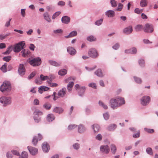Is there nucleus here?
<instances>
[{
	"label": "nucleus",
	"instance_id": "nucleus-1",
	"mask_svg": "<svg viewBox=\"0 0 158 158\" xmlns=\"http://www.w3.org/2000/svg\"><path fill=\"white\" fill-rule=\"evenodd\" d=\"M25 45L24 41H21L18 44L15 45L13 48V50L15 52H20L22 49L24 48Z\"/></svg>",
	"mask_w": 158,
	"mask_h": 158
},
{
	"label": "nucleus",
	"instance_id": "nucleus-2",
	"mask_svg": "<svg viewBox=\"0 0 158 158\" xmlns=\"http://www.w3.org/2000/svg\"><path fill=\"white\" fill-rule=\"evenodd\" d=\"M11 89V85L10 83L8 82H3L0 87V90L1 91L3 92L6 91H10Z\"/></svg>",
	"mask_w": 158,
	"mask_h": 158
},
{
	"label": "nucleus",
	"instance_id": "nucleus-3",
	"mask_svg": "<svg viewBox=\"0 0 158 158\" xmlns=\"http://www.w3.org/2000/svg\"><path fill=\"white\" fill-rule=\"evenodd\" d=\"M34 119L35 122L39 123L41 120L40 116L43 115V112L38 110H36L34 112Z\"/></svg>",
	"mask_w": 158,
	"mask_h": 158
},
{
	"label": "nucleus",
	"instance_id": "nucleus-4",
	"mask_svg": "<svg viewBox=\"0 0 158 158\" xmlns=\"http://www.w3.org/2000/svg\"><path fill=\"white\" fill-rule=\"evenodd\" d=\"M143 30L145 32L152 33L154 30L153 26L152 24L147 23L145 25Z\"/></svg>",
	"mask_w": 158,
	"mask_h": 158
},
{
	"label": "nucleus",
	"instance_id": "nucleus-5",
	"mask_svg": "<svg viewBox=\"0 0 158 158\" xmlns=\"http://www.w3.org/2000/svg\"><path fill=\"white\" fill-rule=\"evenodd\" d=\"M41 59L38 57L34 58L29 61V63L33 66H38L41 64Z\"/></svg>",
	"mask_w": 158,
	"mask_h": 158
},
{
	"label": "nucleus",
	"instance_id": "nucleus-6",
	"mask_svg": "<svg viewBox=\"0 0 158 158\" xmlns=\"http://www.w3.org/2000/svg\"><path fill=\"white\" fill-rule=\"evenodd\" d=\"M150 99L149 96H145L141 99V103L143 106H145L148 104L150 102Z\"/></svg>",
	"mask_w": 158,
	"mask_h": 158
},
{
	"label": "nucleus",
	"instance_id": "nucleus-7",
	"mask_svg": "<svg viewBox=\"0 0 158 158\" xmlns=\"http://www.w3.org/2000/svg\"><path fill=\"white\" fill-rule=\"evenodd\" d=\"M0 102L5 106L10 104L11 102L10 98L5 97H2L0 98Z\"/></svg>",
	"mask_w": 158,
	"mask_h": 158
},
{
	"label": "nucleus",
	"instance_id": "nucleus-8",
	"mask_svg": "<svg viewBox=\"0 0 158 158\" xmlns=\"http://www.w3.org/2000/svg\"><path fill=\"white\" fill-rule=\"evenodd\" d=\"M88 55L90 57L93 58H95L98 56L97 52L94 48H91L89 50Z\"/></svg>",
	"mask_w": 158,
	"mask_h": 158
},
{
	"label": "nucleus",
	"instance_id": "nucleus-9",
	"mask_svg": "<svg viewBox=\"0 0 158 158\" xmlns=\"http://www.w3.org/2000/svg\"><path fill=\"white\" fill-rule=\"evenodd\" d=\"M75 88L77 90H79V93L80 95H82L84 93L85 89V87L80 86L79 84H77L75 85Z\"/></svg>",
	"mask_w": 158,
	"mask_h": 158
},
{
	"label": "nucleus",
	"instance_id": "nucleus-10",
	"mask_svg": "<svg viewBox=\"0 0 158 158\" xmlns=\"http://www.w3.org/2000/svg\"><path fill=\"white\" fill-rule=\"evenodd\" d=\"M67 92L65 88H63L60 90L58 93V95L60 97L63 98L65 96Z\"/></svg>",
	"mask_w": 158,
	"mask_h": 158
},
{
	"label": "nucleus",
	"instance_id": "nucleus-11",
	"mask_svg": "<svg viewBox=\"0 0 158 158\" xmlns=\"http://www.w3.org/2000/svg\"><path fill=\"white\" fill-rule=\"evenodd\" d=\"M100 151L102 152H105L106 153H108L110 151V149L108 145H102L101 146Z\"/></svg>",
	"mask_w": 158,
	"mask_h": 158
},
{
	"label": "nucleus",
	"instance_id": "nucleus-12",
	"mask_svg": "<svg viewBox=\"0 0 158 158\" xmlns=\"http://www.w3.org/2000/svg\"><path fill=\"white\" fill-rule=\"evenodd\" d=\"M27 148L31 154L32 155H35L38 152V149L33 147L28 146Z\"/></svg>",
	"mask_w": 158,
	"mask_h": 158
},
{
	"label": "nucleus",
	"instance_id": "nucleus-13",
	"mask_svg": "<svg viewBox=\"0 0 158 158\" xmlns=\"http://www.w3.org/2000/svg\"><path fill=\"white\" fill-rule=\"evenodd\" d=\"M42 146L43 151L45 152H48L49 150V145L46 142H44Z\"/></svg>",
	"mask_w": 158,
	"mask_h": 158
},
{
	"label": "nucleus",
	"instance_id": "nucleus-14",
	"mask_svg": "<svg viewBox=\"0 0 158 158\" xmlns=\"http://www.w3.org/2000/svg\"><path fill=\"white\" fill-rule=\"evenodd\" d=\"M18 71L20 74L22 76L24 74L25 72V70L24 67V66L23 64H20L19 67Z\"/></svg>",
	"mask_w": 158,
	"mask_h": 158
},
{
	"label": "nucleus",
	"instance_id": "nucleus-15",
	"mask_svg": "<svg viewBox=\"0 0 158 158\" xmlns=\"http://www.w3.org/2000/svg\"><path fill=\"white\" fill-rule=\"evenodd\" d=\"M110 103L111 107L113 109L118 106V103L117 102V99H111L110 101Z\"/></svg>",
	"mask_w": 158,
	"mask_h": 158
},
{
	"label": "nucleus",
	"instance_id": "nucleus-16",
	"mask_svg": "<svg viewBox=\"0 0 158 158\" xmlns=\"http://www.w3.org/2000/svg\"><path fill=\"white\" fill-rule=\"evenodd\" d=\"M70 18L66 16H64L61 18V21L64 24H67L70 22Z\"/></svg>",
	"mask_w": 158,
	"mask_h": 158
},
{
	"label": "nucleus",
	"instance_id": "nucleus-17",
	"mask_svg": "<svg viewBox=\"0 0 158 158\" xmlns=\"http://www.w3.org/2000/svg\"><path fill=\"white\" fill-rule=\"evenodd\" d=\"M132 27L131 26L125 28L123 31V32L127 34H129L131 33L132 32Z\"/></svg>",
	"mask_w": 158,
	"mask_h": 158
},
{
	"label": "nucleus",
	"instance_id": "nucleus-18",
	"mask_svg": "<svg viewBox=\"0 0 158 158\" xmlns=\"http://www.w3.org/2000/svg\"><path fill=\"white\" fill-rule=\"evenodd\" d=\"M94 73L95 74L99 77H102L104 76L102 70L100 69H98L94 72Z\"/></svg>",
	"mask_w": 158,
	"mask_h": 158
},
{
	"label": "nucleus",
	"instance_id": "nucleus-19",
	"mask_svg": "<svg viewBox=\"0 0 158 158\" xmlns=\"http://www.w3.org/2000/svg\"><path fill=\"white\" fill-rule=\"evenodd\" d=\"M67 51L71 55H74L76 53L75 49L72 47H68L67 49Z\"/></svg>",
	"mask_w": 158,
	"mask_h": 158
},
{
	"label": "nucleus",
	"instance_id": "nucleus-20",
	"mask_svg": "<svg viewBox=\"0 0 158 158\" xmlns=\"http://www.w3.org/2000/svg\"><path fill=\"white\" fill-rule=\"evenodd\" d=\"M64 110L61 107H56L53 110V112L60 114L64 111Z\"/></svg>",
	"mask_w": 158,
	"mask_h": 158
},
{
	"label": "nucleus",
	"instance_id": "nucleus-21",
	"mask_svg": "<svg viewBox=\"0 0 158 158\" xmlns=\"http://www.w3.org/2000/svg\"><path fill=\"white\" fill-rule=\"evenodd\" d=\"M49 88L47 87L44 86H42L39 88V92L40 94H42L43 91H48Z\"/></svg>",
	"mask_w": 158,
	"mask_h": 158
},
{
	"label": "nucleus",
	"instance_id": "nucleus-22",
	"mask_svg": "<svg viewBox=\"0 0 158 158\" xmlns=\"http://www.w3.org/2000/svg\"><path fill=\"white\" fill-rule=\"evenodd\" d=\"M106 15L108 17H112L114 15V12L112 10H109L106 12Z\"/></svg>",
	"mask_w": 158,
	"mask_h": 158
},
{
	"label": "nucleus",
	"instance_id": "nucleus-23",
	"mask_svg": "<svg viewBox=\"0 0 158 158\" xmlns=\"http://www.w3.org/2000/svg\"><path fill=\"white\" fill-rule=\"evenodd\" d=\"M116 99L118 106L125 103V101L123 98L119 97Z\"/></svg>",
	"mask_w": 158,
	"mask_h": 158
},
{
	"label": "nucleus",
	"instance_id": "nucleus-24",
	"mask_svg": "<svg viewBox=\"0 0 158 158\" xmlns=\"http://www.w3.org/2000/svg\"><path fill=\"white\" fill-rule=\"evenodd\" d=\"M55 118V116L53 114H50L47 115V119L48 122H51Z\"/></svg>",
	"mask_w": 158,
	"mask_h": 158
},
{
	"label": "nucleus",
	"instance_id": "nucleus-25",
	"mask_svg": "<svg viewBox=\"0 0 158 158\" xmlns=\"http://www.w3.org/2000/svg\"><path fill=\"white\" fill-rule=\"evenodd\" d=\"M74 85V83L73 81H70L67 85V89L69 92L71 91Z\"/></svg>",
	"mask_w": 158,
	"mask_h": 158
},
{
	"label": "nucleus",
	"instance_id": "nucleus-26",
	"mask_svg": "<svg viewBox=\"0 0 158 158\" xmlns=\"http://www.w3.org/2000/svg\"><path fill=\"white\" fill-rule=\"evenodd\" d=\"M85 130V128L82 125H80L78 127V132L80 133H82Z\"/></svg>",
	"mask_w": 158,
	"mask_h": 158
},
{
	"label": "nucleus",
	"instance_id": "nucleus-27",
	"mask_svg": "<svg viewBox=\"0 0 158 158\" xmlns=\"http://www.w3.org/2000/svg\"><path fill=\"white\" fill-rule=\"evenodd\" d=\"M21 52L22 53V56H23L25 57L26 56H28L29 55L30 52L29 51L26 49L23 50Z\"/></svg>",
	"mask_w": 158,
	"mask_h": 158
},
{
	"label": "nucleus",
	"instance_id": "nucleus-28",
	"mask_svg": "<svg viewBox=\"0 0 158 158\" xmlns=\"http://www.w3.org/2000/svg\"><path fill=\"white\" fill-rule=\"evenodd\" d=\"M49 63L50 64L55 66H60L61 64L60 63L57 62L53 60H49Z\"/></svg>",
	"mask_w": 158,
	"mask_h": 158
},
{
	"label": "nucleus",
	"instance_id": "nucleus-29",
	"mask_svg": "<svg viewBox=\"0 0 158 158\" xmlns=\"http://www.w3.org/2000/svg\"><path fill=\"white\" fill-rule=\"evenodd\" d=\"M77 32L76 31H73L71 32L69 35L67 36H65V37L66 38L72 37L77 35Z\"/></svg>",
	"mask_w": 158,
	"mask_h": 158
},
{
	"label": "nucleus",
	"instance_id": "nucleus-30",
	"mask_svg": "<svg viewBox=\"0 0 158 158\" xmlns=\"http://www.w3.org/2000/svg\"><path fill=\"white\" fill-rule=\"evenodd\" d=\"M92 127L95 132H97L99 131L100 127L97 124H94L92 126Z\"/></svg>",
	"mask_w": 158,
	"mask_h": 158
},
{
	"label": "nucleus",
	"instance_id": "nucleus-31",
	"mask_svg": "<svg viewBox=\"0 0 158 158\" xmlns=\"http://www.w3.org/2000/svg\"><path fill=\"white\" fill-rule=\"evenodd\" d=\"M43 15L44 18L45 20L48 22H51V20L48 13H44Z\"/></svg>",
	"mask_w": 158,
	"mask_h": 158
},
{
	"label": "nucleus",
	"instance_id": "nucleus-32",
	"mask_svg": "<svg viewBox=\"0 0 158 158\" xmlns=\"http://www.w3.org/2000/svg\"><path fill=\"white\" fill-rule=\"evenodd\" d=\"M43 106L47 110H49L51 109L52 105L49 103L47 102L45 103Z\"/></svg>",
	"mask_w": 158,
	"mask_h": 158
},
{
	"label": "nucleus",
	"instance_id": "nucleus-33",
	"mask_svg": "<svg viewBox=\"0 0 158 158\" xmlns=\"http://www.w3.org/2000/svg\"><path fill=\"white\" fill-rule=\"evenodd\" d=\"M147 3L148 2L147 0H141L140 5L141 7H144L147 6Z\"/></svg>",
	"mask_w": 158,
	"mask_h": 158
},
{
	"label": "nucleus",
	"instance_id": "nucleus-34",
	"mask_svg": "<svg viewBox=\"0 0 158 158\" xmlns=\"http://www.w3.org/2000/svg\"><path fill=\"white\" fill-rule=\"evenodd\" d=\"M117 126L115 124H112L109 126L108 127V129L110 131H113L116 129Z\"/></svg>",
	"mask_w": 158,
	"mask_h": 158
},
{
	"label": "nucleus",
	"instance_id": "nucleus-35",
	"mask_svg": "<svg viewBox=\"0 0 158 158\" xmlns=\"http://www.w3.org/2000/svg\"><path fill=\"white\" fill-rule=\"evenodd\" d=\"M67 73V71L64 69L60 70L58 72V74L60 75H64Z\"/></svg>",
	"mask_w": 158,
	"mask_h": 158
},
{
	"label": "nucleus",
	"instance_id": "nucleus-36",
	"mask_svg": "<svg viewBox=\"0 0 158 158\" xmlns=\"http://www.w3.org/2000/svg\"><path fill=\"white\" fill-rule=\"evenodd\" d=\"M10 33H8L5 35L0 34V40H3L6 38L8 36L10 35Z\"/></svg>",
	"mask_w": 158,
	"mask_h": 158
},
{
	"label": "nucleus",
	"instance_id": "nucleus-37",
	"mask_svg": "<svg viewBox=\"0 0 158 158\" xmlns=\"http://www.w3.org/2000/svg\"><path fill=\"white\" fill-rule=\"evenodd\" d=\"M110 148L112 153L114 154L116 151V146L113 144L111 145Z\"/></svg>",
	"mask_w": 158,
	"mask_h": 158
},
{
	"label": "nucleus",
	"instance_id": "nucleus-38",
	"mask_svg": "<svg viewBox=\"0 0 158 158\" xmlns=\"http://www.w3.org/2000/svg\"><path fill=\"white\" fill-rule=\"evenodd\" d=\"M12 46H9L8 48H7L6 51L3 53L4 54H9L12 51Z\"/></svg>",
	"mask_w": 158,
	"mask_h": 158
},
{
	"label": "nucleus",
	"instance_id": "nucleus-39",
	"mask_svg": "<svg viewBox=\"0 0 158 158\" xmlns=\"http://www.w3.org/2000/svg\"><path fill=\"white\" fill-rule=\"evenodd\" d=\"M143 28L142 25H138L135 27V30L136 31H141Z\"/></svg>",
	"mask_w": 158,
	"mask_h": 158
},
{
	"label": "nucleus",
	"instance_id": "nucleus-40",
	"mask_svg": "<svg viewBox=\"0 0 158 158\" xmlns=\"http://www.w3.org/2000/svg\"><path fill=\"white\" fill-rule=\"evenodd\" d=\"M6 63H5L0 68L1 70L3 72L5 73L6 72Z\"/></svg>",
	"mask_w": 158,
	"mask_h": 158
},
{
	"label": "nucleus",
	"instance_id": "nucleus-41",
	"mask_svg": "<svg viewBox=\"0 0 158 158\" xmlns=\"http://www.w3.org/2000/svg\"><path fill=\"white\" fill-rule=\"evenodd\" d=\"M40 80L41 81H44L46 80L49 79V77L48 76H44L42 74H41L40 75Z\"/></svg>",
	"mask_w": 158,
	"mask_h": 158
},
{
	"label": "nucleus",
	"instance_id": "nucleus-42",
	"mask_svg": "<svg viewBox=\"0 0 158 158\" xmlns=\"http://www.w3.org/2000/svg\"><path fill=\"white\" fill-rule=\"evenodd\" d=\"M87 39L89 41H95L96 40V38L92 35H90L87 38Z\"/></svg>",
	"mask_w": 158,
	"mask_h": 158
},
{
	"label": "nucleus",
	"instance_id": "nucleus-43",
	"mask_svg": "<svg viewBox=\"0 0 158 158\" xmlns=\"http://www.w3.org/2000/svg\"><path fill=\"white\" fill-rule=\"evenodd\" d=\"M135 81L138 84H140L142 83V81L141 78L136 77H134Z\"/></svg>",
	"mask_w": 158,
	"mask_h": 158
},
{
	"label": "nucleus",
	"instance_id": "nucleus-44",
	"mask_svg": "<svg viewBox=\"0 0 158 158\" xmlns=\"http://www.w3.org/2000/svg\"><path fill=\"white\" fill-rule=\"evenodd\" d=\"M144 130L145 131L149 133H152L154 132V129H149L146 128H144Z\"/></svg>",
	"mask_w": 158,
	"mask_h": 158
},
{
	"label": "nucleus",
	"instance_id": "nucleus-45",
	"mask_svg": "<svg viewBox=\"0 0 158 158\" xmlns=\"http://www.w3.org/2000/svg\"><path fill=\"white\" fill-rule=\"evenodd\" d=\"M38 142V139L36 136H34L32 140V143L34 145H36Z\"/></svg>",
	"mask_w": 158,
	"mask_h": 158
},
{
	"label": "nucleus",
	"instance_id": "nucleus-46",
	"mask_svg": "<svg viewBox=\"0 0 158 158\" xmlns=\"http://www.w3.org/2000/svg\"><path fill=\"white\" fill-rule=\"evenodd\" d=\"M28 156L27 153L26 152H23L22 153L21 156L19 158H27Z\"/></svg>",
	"mask_w": 158,
	"mask_h": 158
},
{
	"label": "nucleus",
	"instance_id": "nucleus-47",
	"mask_svg": "<svg viewBox=\"0 0 158 158\" xmlns=\"http://www.w3.org/2000/svg\"><path fill=\"white\" fill-rule=\"evenodd\" d=\"M134 11L135 13L139 14L143 11V9H139L138 8H136L135 9Z\"/></svg>",
	"mask_w": 158,
	"mask_h": 158
},
{
	"label": "nucleus",
	"instance_id": "nucleus-48",
	"mask_svg": "<svg viewBox=\"0 0 158 158\" xmlns=\"http://www.w3.org/2000/svg\"><path fill=\"white\" fill-rule=\"evenodd\" d=\"M110 3L113 7H116L117 5V3L115 0H111Z\"/></svg>",
	"mask_w": 158,
	"mask_h": 158
},
{
	"label": "nucleus",
	"instance_id": "nucleus-49",
	"mask_svg": "<svg viewBox=\"0 0 158 158\" xmlns=\"http://www.w3.org/2000/svg\"><path fill=\"white\" fill-rule=\"evenodd\" d=\"M54 79V78H52V79ZM51 81V80H50L49 81H47L48 82V83L49 84H50V86L52 87H56L58 86V84L56 83H50Z\"/></svg>",
	"mask_w": 158,
	"mask_h": 158
},
{
	"label": "nucleus",
	"instance_id": "nucleus-50",
	"mask_svg": "<svg viewBox=\"0 0 158 158\" xmlns=\"http://www.w3.org/2000/svg\"><path fill=\"white\" fill-rule=\"evenodd\" d=\"M75 79L76 78L75 77H70L67 78L65 80V82L66 83H67L68 82L70 81L72 79L73 80H75Z\"/></svg>",
	"mask_w": 158,
	"mask_h": 158
},
{
	"label": "nucleus",
	"instance_id": "nucleus-51",
	"mask_svg": "<svg viewBox=\"0 0 158 158\" xmlns=\"http://www.w3.org/2000/svg\"><path fill=\"white\" fill-rule=\"evenodd\" d=\"M123 5L120 3H119L118 5V6L117 8L116 9V10L118 11H120L123 8Z\"/></svg>",
	"mask_w": 158,
	"mask_h": 158
},
{
	"label": "nucleus",
	"instance_id": "nucleus-52",
	"mask_svg": "<svg viewBox=\"0 0 158 158\" xmlns=\"http://www.w3.org/2000/svg\"><path fill=\"white\" fill-rule=\"evenodd\" d=\"M60 14V11H58L56 12L52 16V19H55L56 17L58 16Z\"/></svg>",
	"mask_w": 158,
	"mask_h": 158
},
{
	"label": "nucleus",
	"instance_id": "nucleus-53",
	"mask_svg": "<svg viewBox=\"0 0 158 158\" xmlns=\"http://www.w3.org/2000/svg\"><path fill=\"white\" fill-rule=\"evenodd\" d=\"M144 63L145 62L144 60H140L139 61V65L142 67L144 66Z\"/></svg>",
	"mask_w": 158,
	"mask_h": 158
},
{
	"label": "nucleus",
	"instance_id": "nucleus-54",
	"mask_svg": "<svg viewBox=\"0 0 158 158\" xmlns=\"http://www.w3.org/2000/svg\"><path fill=\"white\" fill-rule=\"evenodd\" d=\"M36 73L35 72H32L28 77V79H30L32 78L35 75Z\"/></svg>",
	"mask_w": 158,
	"mask_h": 158
},
{
	"label": "nucleus",
	"instance_id": "nucleus-55",
	"mask_svg": "<svg viewBox=\"0 0 158 158\" xmlns=\"http://www.w3.org/2000/svg\"><path fill=\"white\" fill-rule=\"evenodd\" d=\"M99 104L101 106L103 107L105 109H106L108 108V107L106 105L104 104V103H103L102 102L99 101Z\"/></svg>",
	"mask_w": 158,
	"mask_h": 158
},
{
	"label": "nucleus",
	"instance_id": "nucleus-56",
	"mask_svg": "<svg viewBox=\"0 0 158 158\" xmlns=\"http://www.w3.org/2000/svg\"><path fill=\"white\" fill-rule=\"evenodd\" d=\"M146 151L150 155L152 154V150L151 148H147Z\"/></svg>",
	"mask_w": 158,
	"mask_h": 158
},
{
	"label": "nucleus",
	"instance_id": "nucleus-57",
	"mask_svg": "<svg viewBox=\"0 0 158 158\" xmlns=\"http://www.w3.org/2000/svg\"><path fill=\"white\" fill-rule=\"evenodd\" d=\"M11 56H8L3 58V60L5 61L9 62L11 60Z\"/></svg>",
	"mask_w": 158,
	"mask_h": 158
},
{
	"label": "nucleus",
	"instance_id": "nucleus-58",
	"mask_svg": "<svg viewBox=\"0 0 158 158\" xmlns=\"http://www.w3.org/2000/svg\"><path fill=\"white\" fill-rule=\"evenodd\" d=\"M77 127V126L75 125H70L68 127V129L70 130H73Z\"/></svg>",
	"mask_w": 158,
	"mask_h": 158
},
{
	"label": "nucleus",
	"instance_id": "nucleus-59",
	"mask_svg": "<svg viewBox=\"0 0 158 158\" xmlns=\"http://www.w3.org/2000/svg\"><path fill=\"white\" fill-rule=\"evenodd\" d=\"M103 117L105 119L107 120L109 119V115L107 113H106L103 114Z\"/></svg>",
	"mask_w": 158,
	"mask_h": 158
},
{
	"label": "nucleus",
	"instance_id": "nucleus-60",
	"mask_svg": "<svg viewBox=\"0 0 158 158\" xmlns=\"http://www.w3.org/2000/svg\"><path fill=\"white\" fill-rule=\"evenodd\" d=\"M97 67L96 65L94 66L92 68H88L87 67H85V69L88 71H92L94 69H96Z\"/></svg>",
	"mask_w": 158,
	"mask_h": 158
},
{
	"label": "nucleus",
	"instance_id": "nucleus-61",
	"mask_svg": "<svg viewBox=\"0 0 158 158\" xmlns=\"http://www.w3.org/2000/svg\"><path fill=\"white\" fill-rule=\"evenodd\" d=\"M119 44L116 43L112 47V48L114 49L117 50L119 48Z\"/></svg>",
	"mask_w": 158,
	"mask_h": 158
},
{
	"label": "nucleus",
	"instance_id": "nucleus-62",
	"mask_svg": "<svg viewBox=\"0 0 158 158\" xmlns=\"http://www.w3.org/2000/svg\"><path fill=\"white\" fill-rule=\"evenodd\" d=\"M73 147L75 149H78L79 148V145L78 143H76L73 145Z\"/></svg>",
	"mask_w": 158,
	"mask_h": 158
},
{
	"label": "nucleus",
	"instance_id": "nucleus-63",
	"mask_svg": "<svg viewBox=\"0 0 158 158\" xmlns=\"http://www.w3.org/2000/svg\"><path fill=\"white\" fill-rule=\"evenodd\" d=\"M102 22V19H101L98 21H96L95 23V24L98 25H101Z\"/></svg>",
	"mask_w": 158,
	"mask_h": 158
},
{
	"label": "nucleus",
	"instance_id": "nucleus-64",
	"mask_svg": "<svg viewBox=\"0 0 158 158\" xmlns=\"http://www.w3.org/2000/svg\"><path fill=\"white\" fill-rule=\"evenodd\" d=\"M89 87H92L93 88H94L95 89H96V85L95 83H90L89 85Z\"/></svg>",
	"mask_w": 158,
	"mask_h": 158
}]
</instances>
